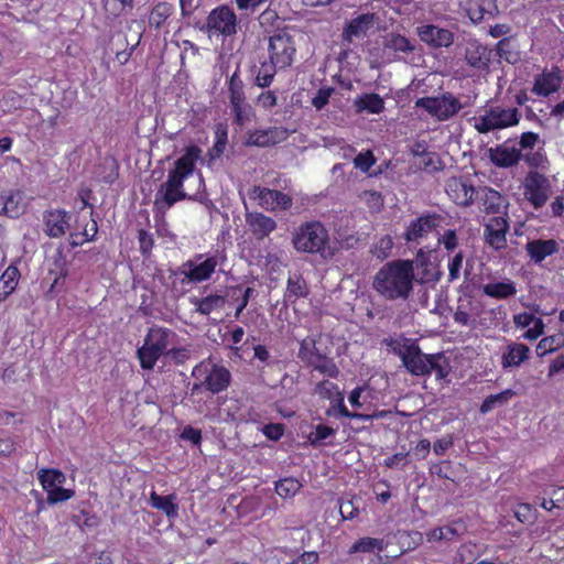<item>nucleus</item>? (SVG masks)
<instances>
[{
  "mask_svg": "<svg viewBox=\"0 0 564 564\" xmlns=\"http://www.w3.org/2000/svg\"><path fill=\"white\" fill-rule=\"evenodd\" d=\"M415 281L409 260L398 259L383 264L372 281V289L387 301H406Z\"/></svg>",
  "mask_w": 564,
  "mask_h": 564,
  "instance_id": "1",
  "label": "nucleus"
},
{
  "mask_svg": "<svg viewBox=\"0 0 564 564\" xmlns=\"http://www.w3.org/2000/svg\"><path fill=\"white\" fill-rule=\"evenodd\" d=\"M394 352L400 357L404 368L413 376H430L435 371L436 379H445L451 372V365L443 351L424 354L415 343L405 344Z\"/></svg>",
  "mask_w": 564,
  "mask_h": 564,
  "instance_id": "2",
  "label": "nucleus"
},
{
  "mask_svg": "<svg viewBox=\"0 0 564 564\" xmlns=\"http://www.w3.org/2000/svg\"><path fill=\"white\" fill-rule=\"evenodd\" d=\"M202 150L197 145H189L185 152L175 161V166L169 173L167 181L161 185L156 195L162 194L163 203L171 207L184 198H192L194 195L183 191V182L192 177L195 164L200 159Z\"/></svg>",
  "mask_w": 564,
  "mask_h": 564,
  "instance_id": "3",
  "label": "nucleus"
},
{
  "mask_svg": "<svg viewBox=\"0 0 564 564\" xmlns=\"http://www.w3.org/2000/svg\"><path fill=\"white\" fill-rule=\"evenodd\" d=\"M328 242V231L319 221L302 224L295 229L292 237V245L296 251L317 253L324 260L332 259L335 254Z\"/></svg>",
  "mask_w": 564,
  "mask_h": 564,
  "instance_id": "4",
  "label": "nucleus"
},
{
  "mask_svg": "<svg viewBox=\"0 0 564 564\" xmlns=\"http://www.w3.org/2000/svg\"><path fill=\"white\" fill-rule=\"evenodd\" d=\"M175 333L167 328L151 327L143 339V369H152L156 360L169 352Z\"/></svg>",
  "mask_w": 564,
  "mask_h": 564,
  "instance_id": "5",
  "label": "nucleus"
},
{
  "mask_svg": "<svg viewBox=\"0 0 564 564\" xmlns=\"http://www.w3.org/2000/svg\"><path fill=\"white\" fill-rule=\"evenodd\" d=\"M299 358L314 370L329 378L335 379L340 373L333 358H329L316 347V340L314 338L307 337L301 341Z\"/></svg>",
  "mask_w": 564,
  "mask_h": 564,
  "instance_id": "6",
  "label": "nucleus"
},
{
  "mask_svg": "<svg viewBox=\"0 0 564 564\" xmlns=\"http://www.w3.org/2000/svg\"><path fill=\"white\" fill-rule=\"evenodd\" d=\"M415 108L424 109L438 121H446L458 113L463 105L452 93H444L436 97L419 98L415 101Z\"/></svg>",
  "mask_w": 564,
  "mask_h": 564,
  "instance_id": "7",
  "label": "nucleus"
},
{
  "mask_svg": "<svg viewBox=\"0 0 564 564\" xmlns=\"http://www.w3.org/2000/svg\"><path fill=\"white\" fill-rule=\"evenodd\" d=\"M192 377L203 378L205 391H209L213 394L225 391L231 380V375L227 368L210 361H202L196 365L192 371Z\"/></svg>",
  "mask_w": 564,
  "mask_h": 564,
  "instance_id": "8",
  "label": "nucleus"
},
{
  "mask_svg": "<svg viewBox=\"0 0 564 564\" xmlns=\"http://www.w3.org/2000/svg\"><path fill=\"white\" fill-rule=\"evenodd\" d=\"M237 15L235 11L226 6H219L213 9L202 29L210 36L223 35L224 37L234 36L237 33Z\"/></svg>",
  "mask_w": 564,
  "mask_h": 564,
  "instance_id": "9",
  "label": "nucleus"
},
{
  "mask_svg": "<svg viewBox=\"0 0 564 564\" xmlns=\"http://www.w3.org/2000/svg\"><path fill=\"white\" fill-rule=\"evenodd\" d=\"M522 185L524 198L534 209L542 208L552 193L549 178L538 171H530L524 177Z\"/></svg>",
  "mask_w": 564,
  "mask_h": 564,
  "instance_id": "10",
  "label": "nucleus"
},
{
  "mask_svg": "<svg viewBox=\"0 0 564 564\" xmlns=\"http://www.w3.org/2000/svg\"><path fill=\"white\" fill-rule=\"evenodd\" d=\"M270 61L275 63L280 69L292 64L295 46L292 36L286 32H278L269 40Z\"/></svg>",
  "mask_w": 564,
  "mask_h": 564,
  "instance_id": "11",
  "label": "nucleus"
},
{
  "mask_svg": "<svg viewBox=\"0 0 564 564\" xmlns=\"http://www.w3.org/2000/svg\"><path fill=\"white\" fill-rule=\"evenodd\" d=\"M444 220L445 218L437 213H425L408 225L403 238L406 242H419L420 239L441 227Z\"/></svg>",
  "mask_w": 564,
  "mask_h": 564,
  "instance_id": "12",
  "label": "nucleus"
},
{
  "mask_svg": "<svg viewBox=\"0 0 564 564\" xmlns=\"http://www.w3.org/2000/svg\"><path fill=\"white\" fill-rule=\"evenodd\" d=\"M492 50L478 40L470 39L464 48V59L469 67L480 73H489Z\"/></svg>",
  "mask_w": 564,
  "mask_h": 564,
  "instance_id": "13",
  "label": "nucleus"
},
{
  "mask_svg": "<svg viewBox=\"0 0 564 564\" xmlns=\"http://www.w3.org/2000/svg\"><path fill=\"white\" fill-rule=\"evenodd\" d=\"M250 197L258 199L259 205L268 210L289 209L292 206V197L278 189L253 186Z\"/></svg>",
  "mask_w": 564,
  "mask_h": 564,
  "instance_id": "14",
  "label": "nucleus"
},
{
  "mask_svg": "<svg viewBox=\"0 0 564 564\" xmlns=\"http://www.w3.org/2000/svg\"><path fill=\"white\" fill-rule=\"evenodd\" d=\"M217 267L215 257L203 260V256H197L194 260L185 262L182 267V273L189 282L198 283L210 278Z\"/></svg>",
  "mask_w": 564,
  "mask_h": 564,
  "instance_id": "15",
  "label": "nucleus"
},
{
  "mask_svg": "<svg viewBox=\"0 0 564 564\" xmlns=\"http://www.w3.org/2000/svg\"><path fill=\"white\" fill-rule=\"evenodd\" d=\"M509 230V223L506 217H492L485 226L486 242L496 250L506 248V234Z\"/></svg>",
  "mask_w": 564,
  "mask_h": 564,
  "instance_id": "16",
  "label": "nucleus"
},
{
  "mask_svg": "<svg viewBox=\"0 0 564 564\" xmlns=\"http://www.w3.org/2000/svg\"><path fill=\"white\" fill-rule=\"evenodd\" d=\"M446 192L457 205L467 207L474 203L476 188L466 178L453 177L446 183Z\"/></svg>",
  "mask_w": 564,
  "mask_h": 564,
  "instance_id": "17",
  "label": "nucleus"
},
{
  "mask_svg": "<svg viewBox=\"0 0 564 564\" xmlns=\"http://www.w3.org/2000/svg\"><path fill=\"white\" fill-rule=\"evenodd\" d=\"M409 261L412 264V272L414 273V270H417V273L415 274L416 282L424 284L429 282H437L440 280L442 272L433 270L429 252L421 249L417 251L415 258Z\"/></svg>",
  "mask_w": 564,
  "mask_h": 564,
  "instance_id": "18",
  "label": "nucleus"
},
{
  "mask_svg": "<svg viewBox=\"0 0 564 564\" xmlns=\"http://www.w3.org/2000/svg\"><path fill=\"white\" fill-rule=\"evenodd\" d=\"M417 33L421 41L434 48L448 47L454 42V34L449 30L433 24L419 28Z\"/></svg>",
  "mask_w": 564,
  "mask_h": 564,
  "instance_id": "19",
  "label": "nucleus"
},
{
  "mask_svg": "<svg viewBox=\"0 0 564 564\" xmlns=\"http://www.w3.org/2000/svg\"><path fill=\"white\" fill-rule=\"evenodd\" d=\"M508 142L509 140L488 150V158L497 167L507 169L514 166L522 159L521 151L514 147H509Z\"/></svg>",
  "mask_w": 564,
  "mask_h": 564,
  "instance_id": "20",
  "label": "nucleus"
},
{
  "mask_svg": "<svg viewBox=\"0 0 564 564\" xmlns=\"http://www.w3.org/2000/svg\"><path fill=\"white\" fill-rule=\"evenodd\" d=\"M25 212L24 195L20 191H6L0 194V215L18 218Z\"/></svg>",
  "mask_w": 564,
  "mask_h": 564,
  "instance_id": "21",
  "label": "nucleus"
},
{
  "mask_svg": "<svg viewBox=\"0 0 564 564\" xmlns=\"http://www.w3.org/2000/svg\"><path fill=\"white\" fill-rule=\"evenodd\" d=\"M69 215L62 209H54L44 214L45 234L51 238H59L69 227Z\"/></svg>",
  "mask_w": 564,
  "mask_h": 564,
  "instance_id": "22",
  "label": "nucleus"
},
{
  "mask_svg": "<svg viewBox=\"0 0 564 564\" xmlns=\"http://www.w3.org/2000/svg\"><path fill=\"white\" fill-rule=\"evenodd\" d=\"M246 221L258 240L264 239L276 229V221L262 213H247Z\"/></svg>",
  "mask_w": 564,
  "mask_h": 564,
  "instance_id": "23",
  "label": "nucleus"
},
{
  "mask_svg": "<svg viewBox=\"0 0 564 564\" xmlns=\"http://www.w3.org/2000/svg\"><path fill=\"white\" fill-rule=\"evenodd\" d=\"M375 22L373 13H364L352 19L345 26L341 37L344 42L350 44L354 37H362L367 34L368 30L372 28Z\"/></svg>",
  "mask_w": 564,
  "mask_h": 564,
  "instance_id": "24",
  "label": "nucleus"
},
{
  "mask_svg": "<svg viewBox=\"0 0 564 564\" xmlns=\"http://www.w3.org/2000/svg\"><path fill=\"white\" fill-rule=\"evenodd\" d=\"M558 249L554 239H534L525 245V251L534 263H541L546 257L557 253Z\"/></svg>",
  "mask_w": 564,
  "mask_h": 564,
  "instance_id": "25",
  "label": "nucleus"
},
{
  "mask_svg": "<svg viewBox=\"0 0 564 564\" xmlns=\"http://www.w3.org/2000/svg\"><path fill=\"white\" fill-rule=\"evenodd\" d=\"M467 13L475 23L492 19L499 14L497 0H473L468 3Z\"/></svg>",
  "mask_w": 564,
  "mask_h": 564,
  "instance_id": "26",
  "label": "nucleus"
},
{
  "mask_svg": "<svg viewBox=\"0 0 564 564\" xmlns=\"http://www.w3.org/2000/svg\"><path fill=\"white\" fill-rule=\"evenodd\" d=\"M561 80L562 76L558 69L556 72L543 73L535 77L532 91L538 96L547 97L557 91Z\"/></svg>",
  "mask_w": 564,
  "mask_h": 564,
  "instance_id": "27",
  "label": "nucleus"
},
{
  "mask_svg": "<svg viewBox=\"0 0 564 564\" xmlns=\"http://www.w3.org/2000/svg\"><path fill=\"white\" fill-rule=\"evenodd\" d=\"M530 348L524 344H510L507 347V352L502 355V368L519 367L524 360L529 358Z\"/></svg>",
  "mask_w": 564,
  "mask_h": 564,
  "instance_id": "28",
  "label": "nucleus"
},
{
  "mask_svg": "<svg viewBox=\"0 0 564 564\" xmlns=\"http://www.w3.org/2000/svg\"><path fill=\"white\" fill-rule=\"evenodd\" d=\"M307 295L308 288L303 276L300 273L289 275L284 301L295 303L300 297H306Z\"/></svg>",
  "mask_w": 564,
  "mask_h": 564,
  "instance_id": "29",
  "label": "nucleus"
},
{
  "mask_svg": "<svg viewBox=\"0 0 564 564\" xmlns=\"http://www.w3.org/2000/svg\"><path fill=\"white\" fill-rule=\"evenodd\" d=\"M466 528L462 522H453L448 525L438 527L427 533L429 541H455L464 532Z\"/></svg>",
  "mask_w": 564,
  "mask_h": 564,
  "instance_id": "30",
  "label": "nucleus"
},
{
  "mask_svg": "<svg viewBox=\"0 0 564 564\" xmlns=\"http://www.w3.org/2000/svg\"><path fill=\"white\" fill-rule=\"evenodd\" d=\"M497 55L509 64H517L521 59L519 45L512 36L502 37L496 45Z\"/></svg>",
  "mask_w": 564,
  "mask_h": 564,
  "instance_id": "31",
  "label": "nucleus"
},
{
  "mask_svg": "<svg viewBox=\"0 0 564 564\" xmlns=\"http://www.w3.org/2000/svg\"><path fill=\"white\" fill-rule=\"evenodd\" d=\"M488 112L499 129L516 126L519 122L517 108L503 109L501 107H491Z\"/></svg>",
  "mask_w": 564,
  "mask_h": 564,
  "instance_id": "32",
  "label": "nucleus"
},
{
  "mask_svg": "<svg viewBox=\"0 0 564 564\" xmlns=\"http://www.w3.org/2000/svg\"><path fill=\"white\" fill-rule=\"evenodd\" d=\"M355 107L357 112L380 113L384 109V101L378 94H364L355 100Z\"/></svg>",
  "mask_w": 564,
  "mask_h": 564,
  "instance_id": "33",
  "label": "nucleus"
},
{
  "mask_svg": "<svg viewBox=\"0 0 564 564\" xmlns=\"http://www.w3.org/2000/svg\"><path fill=\"white\" fill-rule=\"evenodd\" d=\"M191 302L195 305L196 312L202 315H209L213 311L224 307L226 297L218 294L207 295L203 299L193 297Z\"/></svg>",
  "mask_w": 564,
  "mask_h": 564,
  "instance_id": "34",
  "label": "nucleus"
},
{
  "mask_svg": "<svg viewBox=\"0 0 564 564\" xmlns=\"http://www.w3.org/2000/svg\"><path fill=\"white\" fill-rule=\"evenodd\" d=\"M482 292L494 299H508L517 293L512 281L488 283L482 286Z\"/></svg>",
  "mask_w": 564,
  "mask_h": 564,
  "instance_id": "35",
  "label": "nucleus"
},
{
  "mask_svg": "<svg viewBox=\"0 0 564 564\" xmlns=\"http://www.w3.org/2000/svg\"><path fill=\"white\" fill-rule=\"evenodd\" d=\"M19 270L14 265H9L0 276V301L6 300L17 288L19 282Z\"/></svg>",
  "mask_w": 564,
  "mask_h": 564,
  "instance_id": "36",
  "label": "nucleus"
},
{
  "mask_svg": "<svg viewBox=\"0 0 564 564\" xmlns=\"http://www.w3.org/2000/svg\"><path fill=\"white\" fill-rule=\"evenodd\" d=\"M37 478L46 492L63 486L66 481L65 474L58 469H41L37 473Z\"/></svg>",
  "mask_w": 564,
  "mask_h": 564,
  "instance_id": "37",
  "label": "nucleus"
},
{
  "mask_svg": "<svg viewBox=\"0 0 564 564\" xmlns=\"http://www.w3.org/2000/svg\"><path fill=\"white\" fill-rule=\"evenodd\" d=\"M482 205L487 214H499L505 208V199L501 194L489 187L482 188Z\"/></svg>",
  "mask_w": 564,
  "mask_h": 564,
  "instance_id": "38",
  "label": "nucleus"
},
{
  "mask_svg": "<svg viewBox=\"0 0 564 564\" xmlns=\"http://www.w3.org/2000/svg\"><path fill=\"white\" fill-rule=\"evenodd\" d=\"M394 538L398 541V544L401 546L400 555L415 550L422 543V534L417 531H398L394 534Z\"/></svg>",
  "mask_w": 564,
  "mask_h": 564,
  "instance_id": "39",
  "label": "nucleus"
},
{
  "mask_svg": "<svg viewBox=\"0 0 564 564\" xmlns=\"http://www.w3.org/2000/svg\"><path fill=\"white\" fill-rule=\"evenodd\" d=\"M172 496H160L155 491L150 495L149 502L158 510L164 512L169 518L177 517V506L173 502Z\"/></svg>",
  "mask_w": 564,
  "mask_h": 564,
  "instance_id": "40",
  "label": "nucleus"
},
{
  "mask_svg": "<svg viewBox=\"0 0 564 564\" xmlns=\"http://www.w3.org/2000/svg\"><path fill=\"white\" fill-rule=\"evenodd\" d=\"M514 394L516 392L512 389H507L497 394L488 395L480 405V412L485 414L497 406L505 405Z\"/></svg>",
  "mask_w": 564,
  "mask_h": 564,
  "instance_id": "41",
  "label": "nucleus"
},
{
  "mask_svg": "<svg viewBox=\"0 0 564 564\" xmlns=\"http://www.w3.org/2000/svg\"><path fill=\"white\" fill-rule=\"evenodd\" d=\"M228 94L230 105L247 101L245 94V84L239 76L238 69L229 77Z\"/></svg>",
  "mask_w": 564,
  "mask_h": 564,
  "instance_id": "42",
  "label": "nucleus"
},
{
  "mask_svg": "<svg viewBox=\"0 0 564 564\" xmlns=\"http://www.w3.org/2000/svg\"><path fill=\"white\" fill-rule=\"evenodd\" d=\"M278 68L279 66L271 61L261 63L256 75L254 84L261 88L269 87L273 82Z\"/></svg>",
  "mask_w": 564,
  "mask_h": 564,
  "instance_id": "43",
  "label": "nucleus"
},
{
  "mask_svg": "<svg viewBox=\"0 0 564 564\" xmlns=\"http://www.w3.org/2000/svg\"><path fill=\"white\" fill-rule=\"evenodd\" d=\"M384 47L401 53H411L414 51V45L408 37L395 33H391L386 37Z\"/></svg>",
  "mask_w": 564,
  "mask_h": 564,
  "instance_id": "44",
  "label": "nucleus"
},
{
  "mask_svg": "<svg viewBox=\"0 0 564 564\" xmlns=\"http://www.w3.org/2000/svg\"><path fill=\"white\" fill-rule=\"evenodd\" d=\"M564 345L563 334H556L542 338L536 346L538 356L542 357L546 354L553 352Z\"/></svg>",
  "mask_w": 564,
  "mask_h": 564,
  "instance_id": "45",
  "label": "nucleus"
},
{
  "mask_svg": "<svg viewBox=\"0 0 564 564\" xmlns=\"http://www.w3.org/2000/svg\"><path fill=\"white\" fill-rule=\"evenodd\" d=\"M276 131L273 130L256 131L249 134L246 144L262 148L275 144L278 142L276 137L274 135Z\"/></svg>",
  "mask_w": 564,
  "mask_h": 564,
  "instance_id": "46",
  "label": "nucleus"
},
{
  "mask_svg": "<svg viewBox=\"0 0 564 564\" xmlns=\"http://www.w3.org/2000/svg\"><path fill=\"white\" fill-rule=\"evenodd\" d=\"M301 482L292 477L280 479L275 485L276 494L282 498L293 497L300 489Z\"/></svg>",
  "mask_w": 564,
  "mask_h": 564,
  "instance_id": "47",
  "label": "nucleus"
},
{
  "mask_svg": "<svg viewBox=\"0 0 564 564\" xmlns=\"http://www.w3.org/2000/svg\"><path fill=\"white\" fill-rule=\"evenodd\" d=\"M171 15V6L165 2L158 3L151 11L149 23L151 26L160 28Z\"/></svg>",
  "mask_w": 564,
  "mask_h": 564,
  "instance_id": "48",
  "label": "nucleus"
},
{
  "mask_svg": "<svg viewBox=\"0 0 564 564\" xmlns=\"http://www.w3.org/2000/svg\"><path fill=\"white\" fill-rule=\"evenodd\" d=\"M315 393H317L321 398L330 401H335L336 398L343 394L338 390V386L328 380H323L319 383H317V386L315 387Z\"/></svg>",
  "mask_w": 564,
  "mask_h": 564,
  "instance_id": "49",
  "label": "nucleus"
},
{
  "mask_svg": "<svg viewBox=\"0 0 564 564\" xmlns=\"http://www.w3.org/2000/svg\"><path fill=\"white\" fill-rule=\"evenodd\" d=\"M98 232L97 221L91 219L90 224H87L82 232L72 234L73 245L80 246L86 241H90Z\"/></svg>",
  "mask_w": 564,
  "mask_h": 564,
  "instance_id": "50",
  "label": "nucleus"
},
{
  "mask_svg": "<svg viewBox=\"0 0 564 564\" xmlns=\"http://www.w3.org/2000/svg\"><path fill=\"white\" fill-rule=\"evenodd\" d=\"M230 106L235 115V121L239 126H243L247 121L250 120L252 115V108L247 101L231 104Z\"/></svg>",
  "mask_w": 564,
  "mask_h": 564,
  "instance_id": "51",
  "label": "nucleus"
},
{
  "mask_svg": "<svg viewBox=\"0 0 564 564\" xmlns=\"http://www.w3.org/2000/svg\"><path fill=\"white\" fill-rule=\"evenodd\" d=\"M384 542L375 538H362L354 544V550L357 552H373L375 550L382 551Z\"/></svg>",
  "mask_w": 564,
  "mask_h": 564,
  "instance_id": "52",
  "label": "nucleus"
},
{
  "mask_svg": "<svg viewBox=\"0 0 564 564\" xmlns=\"http://www.w3.org/2000/svg\"><path fill=\"white\" fill-rule=\"evenodd\" d=\"M226 144H227V130L218 129L216 131V142L208 152L210 160L220 158L226 149Z\"/></svg>",
  "mask_w": 564,
  "mask_h": 564,
  "instance_id": "53",
  "label": "nucleus"
},
{
  "mask_svg": "<svg viewBox=\"0 0 564 564\" xmlns=\"http://www.w3.org/2000/svg\"><path fill=\"white\" fill-rule=\"evenodd\" d=\"M359 500L352 498L339 499V512L344 519H354L359 512Z\"/></svg>",
  "mask_w": 564,
  "mask_h": 564,
  "instance_id": "54",
  "label": "nucleus"
},
{
  "mask_svg": "<svg viewBox=\"0 0 564 564\" xmlns=\"http://www.w3.org/2000/svg\"><path fill=\"white\" fill-rule=\"evenodd\" d=\"M335 93L334 87H322L317 90L316 95L312 98V105L316 110H322L328 102L332 95Z\"/></svg>",
  "mask_w": 564,
  "mask_h": 564,
  "instance_id": "55",
  "label": "nucleus"
},
{
  "mask_svg": "<svg viewBox=\"0 0 564 564\" xmlns=\"http://www.w3.org/2000/svg\"><path fill=\"white\" fill-rule=\"evenodd\" d=\"M393 241L390 236L382 237L375 246L372 252L378 259H386L390 256Z\"/></svg>",
  "mask_w": 564,
  "mask_h": 564,
  "instance_id": "56",
  "label": "nucleus"
},
{
  "mask_svg": "<svg viewBox=\"0 0 564 564\" xmlns=\"http://www.w3.org/2000/svg\"><path fill=\"white\" fill-rule=\"evenodd\" d=\"M74 490L65 489L62 486L56 487L47 492V501L50 503H58L70 499L74 496Z\"/></svg>",
  "mask_w": 564,
  "mask_h": 564,
  "instance_id": "57",
  "label": "nucleus"
},
{
  "mask_svg": "<svg viewBox=\"0 0 564 564\" xmlns=\"http://www.w3.org/2000/svg\"><path fill=\"white\" fill-rule=\"evenodd\" d=\"M335 434V430L330 426L319 424L316 426L315 432L311 433L310 441L312 445H319L324 440Z\"/></svg>",
  "mask_w": 564,
  "mask_h": 564,
  "instance_id": "58",
  "label": "nucleus"
},
{
  "mask_svg": "<svg viewBox=\"0 0 564 564\" xmlns=\"http://www.w3.org/2000/svg\"><path fill=\"white\" fill-rule=\"evenodd\" d=\"M376 160L370 151L360 152L357 154V156L354 159V164L357 169L361 170L362 172H368L370 167L375 164Z\"/></svg>",
  "mask_w": 564,
  "mask_h": 564,
  "instance_id": "59",
  "label": "nucleus"
},
{
  "mask_svg": "<svg viewBox=\"0 0 564 564\" xmlns=\"http://www.w3.org/2000/svg\"><path fill=\"white\" fill-rule=\"evenodd\" d=\"M464 254L462 251L457 252L448 264V281L453 282L459 278Z\"/></svg>",
  "mask_w": 564,
  "mask_h": 564,
  "instance_id": "60",
  "label": "nucleus"
},
{
  "mask_svg": "<svg viewBox=\"0 0 564 564\" xmlns=\"http://www.w3.org/2000/svg\"><path fill=\"white\" fill-rule=\"evenodd\" d=\"M262 433L271 441H279L284 434L282 423H269L262 427Z\"/></svg>",
  "mask_w": 564,
  "mask_h": 564,
  "instance_id": "61",
  "label": "nucleus"
},
{
  "mask_svg": "<svg viewBox=\"0 0 564 564\" xmlns=\"http://www.w3.org/2000/svg\"><path fill=\"white\" fill-rule=\"evenodd\" d=\"M425 171H438L441 170V159L435 152H427L421 162Z\"/></svg>",
  "mask_w": 564,
  "mask_h": 564,
  "instance_id": "62",
  "label": "nucleus"
},
{
  "mask_svg": "<svg viewBox=\"0 0 564 564\" xmlns=\"http://www.w3.org/2000/svg\"><path fill=\"white\" fill-rule=\"evenodd\" d=\"M475 129L479 133H488L489 131H492V130H496L499 128L497 127V123H495V121L491 119L489 112L487 111V113L485 116L480 117L479 120L475 123Z\"/></svg>",
  "mask_w": 564,
  "mask_h": 564,
  "instance_id": "63",
  "label": "nucleus"
},
{
  "mask_svg": "<svg viewBox=\"0 0 564 564\" xmlns=\"http://www.w3.org/2000/svg\"><path fill=\"white\" fill-rule=\"evenodd\" d=\"M438 242L443 243L447 251H453L458 246L456 231L453 229L446 230L440 238Z\"/></svg>",
  "mask_w": 564,
  "mask_h": 564,
  "instance_id": "64",
  "label": "nucleus"
}]
</instances>
